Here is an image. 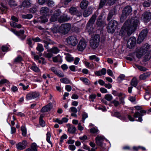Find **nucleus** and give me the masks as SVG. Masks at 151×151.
Returning a JSON list of instances; mask_svg holds the SVG:
<instances>
[{"label":"nucleus","instance_id":"obj_1","mask_svg":"<svg viewBox=\"0 0 151 151\" xmlns=\"http://www.w3.org/2000/svg\"><path fill=\"white\" fill-rule=\"evenodd\" d=\"M139 24V18L137 17L127 20L120 30L119 35L122 37L131 35L136 31Z\"/></svg>","mask_w":151,"mask_h":151},{"label":"nucleus","instance_id":"obj_2","mask_svg":"<svg viewBox=\"0 0 151 151\" xmlns=\"http://www.w3.org/2000/svg\"><path fill=\"white\" fill-rule=\"evenodd\" d=\"M118 24V22L112 19L109 22L107 29L108 32L109 33H114Z\"/></svg>","mask_w":151,"mask_h":151},{"label":"nucleus","instance_id":"obj_3","mask_svg":"<svg viewBox=\"0 0 151 151\" xmlns=\"http://www.w3.org/2000/svg\"><path fill=\"white\" fill-rule=\"evenodd\" d=\"M150 112H151V108L147 111L144 110H141L139 112L137 111L134 114L133 116L135 118H138L137 121L141 122L142 121V116L145 114L147 113L149 114Z\"/></svg>","mask_w":151,"mask_h":151},{"label":"nucleus","instance_id":"obj_4","mask_svg":"<svg viewBox=\"0 0 151 151\" xmlns=\"http://www.w3.org/2000/svg\"><path fill=\"white\" fill-rule=\"evenodd\" d=\"M132 11V8L130 6H125L123 10V12L120 18L121 22H123L124 19H126L127 16L131 14Z\"/></svg>","mask_w":151,"mask_h":151},{"label":"nucleus","instance_id":"obj_5","mask_svg":"<svg viewBox=\"0 0 151 151\" xmlns=\"http://www.w3.org/2000/svg\"><path fill=\"white\" fill-rule=\"evenodd\" d=\"M100 37L99 35H96L90 41L91 47L93 49H95L99 46Z\"/></svg>","mask_w":151,"mask_h":151},{"label":"nucleus","instance_id":"obj_6","mask_svg":"<svg viewBox=\"0 0 151 151\" xmlns=\"http://www.w3.org/2000/svg\"><path fill=\"white\" fill-rule=\"evenodd\" d=\"M66 42L68 45L74 47L78 43V40L76 36H70L66 39Z\"/></svg>","mask_w":151,"mask_h":151},{"label":"nucleus","instance_id":"obj_7","mask_svg":"<svg viewBox=\"0 0 151 151\" xmlns=\"http://www.w3.org/2000/svg\"><path fill=\"white\" fill-rule=\"evenodd\" d=\"M96 18V14H93L88 22L86 25V29L88 32L92 31L93 29V25L94 23Z\"/></svg>","mask_w":151,"mask_h":151},{"label":"nucleus","instance_id":"obj_8","mask_svg":"<svg viewBox=\"0 0 151 151\" xmlns=\"http://www.w3.org/2000/svg\"><path fill=\"white\" fill-rule=\"evenodd\" d=\"M71 28V25L70 24L66 23L62 24L60 26V33L66 34L68 33Z\"/></svg>","mask_w":151,"mask_h":151},{"label":"nucleus","instance_id":"obj_9","mask_svg":"<svg viewBox=\"0 0 151 151\" xmlns=\"http://www.w3.org/2000/svg\"><path fill=\"white\" fill-rule=\"evenodd\" d=\"M148 33L147 29H143L139 34L137 39V43L140 44L146 37Z\"/></svg>","mask_w":151,"mask_h":151},{"label":"nucleus","instance_id":"obj_10","mask_svg":"<svg viewBox=\"0 0 151 151\" xmlns=\"http://www.w3.org/2000/svg\"><path fill=\"white\" fill-rule=\"evenodd\" d=\"M151 19V13L150 12H145L142 15L141 19L145 22H149Z\"/></svg>","mask_w":151,"mask_h":151},{"label":"nucleus","instance_id":"obj_11","mask_svg":"<svg viewBox=\"0 0 151 151\" xmlns=\"http://www.w3.org/2000/svg\"><path fill=\"white\" fill-rule=\"evenodd\" d=\"M86 42L84 39H81L80 41L77 46V49L80 51H82L86 46Z\"/></svg>","mask_w":151,"mask_h":151},{"label":"nucleus","instance_id":"obj_12","mask_svg":"<svg viewBox=\"0 0 151 151\" xmlns=\"http://www.w3.org/2000/svg\"><path fill=\"white\" fill-rule=\"evenodd\" d=\"M136 39L134 37H131L128 41L127 43V47L131 49L133 47L136 43Z\"/></svg>","mask_w":151,"mask_h":151},{"label":"nucleus","instance_id":"obj_13","mask_svg":"<svg viewBox=\"0 0 151 151\" xmlns=\"http://www.w3.org/2000/svg\"><path fill=\"white\" fill-rule=\"evenodd\" d=\"M39 93L38 92H31L26 96V99L27 100H30L33 99L38 97L39 96Z\"/></svg>","mask_w":151,"mask_h":151},{"label":"nucleus","instance_id":"obj_14","mask_svg":"<svg viewBox=\"0 0 151 151\" xmlns=\"http://www.w3.org/2000/svg\"><path fill=\"white\" fill-rule=\"evenodd\" d=\"M55 75L60 77H63L64 76V74L61 71H58L57 68L55 67H52L49 69Z\"/></svg>","mask_w":151,"mask_h":151},{"label":"nucleus","instance_id":"obj_15","mask_svg":"<svg viewBox=\"0 0 151 151\" xmlns=\"http://www.w3.org/2000/svg\"><path fill=\"white\" fill-rule=\"evenodd\" d=\"M27 145V141L24 140L22 142H19L16 145L17 148L19 150H22L24 149L26 147Z\"/></svg>","mask_w":151,"mask_h":151},{"label":"nucleus","instance_id":"obj_16","mask_svg":"<svg viewBox=\"0 0 151 151\" xmlns=\"http://www.w3.org/2000/svg\"><path fill=\"white\" fill-rule=\"evenodd\" d=\"M52 103H50L45 106L43 107L41 110L42 112H45L49 111L52 108Z\"/></svg>","mask_w":151,"mask_h":151},{"label":"nucleus","instance_id":"obj_17","mask_svg":"<svg viewBox=\"0 0 151 151\" xmlns=\"http://www.w3.org/2000/svg\"><path fill=\"white\" fill-rule=\"evenodd\" d=\"M49 9L46 7H42L40 10V13L44 16H47L49 15Z\"/></svg>","mask_w":151,"mask_h":151},{"label":"nucleus","instance_id":"obj_18","mask_svg":"<svg viewBox=\"0 0 151 151\" xmlns=\"http://www.w3.org/2000/svg\"><path fill=\"white\" fill-rule=\"evenodd\" d=\"M104 138L102 136H97L96 138V144L100 146H102Z\"/></svg>","mask_w":151,"mask_h":151},{"label":"nucleus","instance_id":"obj_19","mask_svg":"<svg viewBox=\"0 0 151 151\" xmlns=\"http://www.w3.org/2000/svg\"><path fill=\"white\" fill-rule=\"evenodd\" d=\"M150 48V45L146 43L141 47L140 50L141 52L145 54L148 51Z\"/></svg>","mask_w":151,"mask_h":151},{"label":"nucleus","instance_id":"obj_20","mask_svg":"<svg viewBox=\"0 0 151 151\" xmlns=\"http://www.w3.org/2000/svg\"><path fill=\"white\" fill-rule=\"evenodd\" d=\"M70 19V17H68L67 15L64 14L61 16L59 18V21L61 23L66 22Z\"/></svg>","mask_w":151,"mask_h":151},{"label":"nucleus","instance_id":"obj_21","mask_svg":"<svg viewBox=\"0 0 151 151\" xmlns=\"http://www.w3.org/2000/svg\"><path fill=\"white\" fill-rule=\"evenodd\" d=\"M106 73V69L104 68L101 70L96 71L95 72V74L97 76H101L102 75H105Z\"/></svg>","mask_w":151,"mask_h":151},{"label":"nucleus","instance_id":"obj_22","mask_svg":"<svg viewBox=\"0 0 151 151\" xmlns=\"http://www.w3.org/2000/svg\"><path fill=\"white\" fill-rule=\"evenodd\" d=\"M77 109L74 107H71L69 111L72 113L71 115L72 116L77 117V115L76 113L77 112Z\"/></svg>","mask_w":151,"mask_h":151},{"label":"nucleus","instance_id":"obj_23","mask_svg":"<svg viewBox=\"0 0 151 151\" xmlns=\"http://www.w3.org/2000/svg\"><path fill=\"white\" fill-rule=\"evenodd\" d=\"M36 50L39 52V56H41L42 55V53L41 52H43L44 50L42 45L40 44H38L36 47Z\"/></svg>","mask_w":151,"mask_h":151},{"label":"nucleus","instance_id":"obj_24","mask_svg":"<svg viewBox=\"0 0 151 151\" xmlns=\"http://www.w3.org/2000/svg\"><path fill=\"white\" fill-rule=\"evenodd\" d=\"M31 1L29 0H25L22 4V6L24 7H29L31 5Z\"/></svg>","mask_w":151,"mask_h":151},{"label":"nucleus","instance_id":"obj_25","mask_svg":"<svg viewBox=\"0 0 151 151\" xmlns=\"http://www.w3.org/2000/svg\"><path fill=\"white\" fill-rule=\"evenodd\" d=\"M60 26L59 27L58 25H54L51 28L52 31L54 33L58 32L60 33Z\"/></svg>","mask_w":151,"mask_h":151},{"label":"nucleus","instance_id":"obj_26","mask_svg":"<svg viewBox=\"0 0 151 151\" xmlns=\"http://www.w3.org/2000/svg\"><path fill=\"white\" fill-rule=\"evenodd\" d=\"M92 13V9L91 8H88L87 10L84 11L83 16L85 17H87Z\"/></svg>","mask_w":151,"mask_h":151},{"label":"nucleus","instance_id":"obj_27","mask_svg":"<svg viewBox=\"0 0 151 151\" xmlns=\"http://www.w3.org/2000/svg\"><path fill=\"white\" fill-rule=\"evenodd\" d=\"M88 2L86 0H83L82 1L80 4V6L82 9L86 8L88 6Z\"/></svg>","mask_w":151,"mask_h":151},{"label":"nucleus","instance_id":"obj_28","mask_svg":"<svg viewBox=\"0 0 151 151\" xmlns=\"http://www.w3.org/2000/svg\"><path fill=\"white\" fill-rule=\"evenodd\" d=\"M77 9L76 7L72 6L69 9V13L71 15H75L77 12Z\"/></svg>","mask_w":151,"mask_h":151},{"label":"nucleus","instance_id":"obj_29","mask_svg":"<svg viewBox=\"0 0 151 151\" xmlns=\"http://www.w3.org/2000/svg\"><path fill=\"white\" fill-rule=\"evenodd\" d=\"M115 15V12L113 10L110 11L107 17V20L109 21L111 19L113 18L114 16Z\"/></svg>","mask_w":151,"mask_h":151},{"label":"nucleus","instance_id":"obj_30","mask_svg":"<svg viewBox=\"0 0 151 151\" xmlns=\"http://www.w3.org/2000/svg\"><path fill=\"white\" fill-rule=\"evenodd\" d=\"M142 4L144 7H147L151 6V0H145L144 1Z\"/></svg>","mask_w":151,"mask_h":151},{"label":"nucleus","instance_id":"obj_31","mask_svg":"<svg viewBox=\"0 0 151 151\" xmlns=\"http://www.w3.org/2000/svg\"><path fill=\"white\" fill-rule=\"evenodd\" d=\"M49 51H50L54 54H56L59 52L60 50L57 47H54L50 49Z\"/></svg>","mask_w":151,"mask_h":151},{"label":"nucleus","instance_id":"obj_32","mask_svg":"<svg viewBox=\"0 0 151 151\" xmlns=\"http://www.w3.org/2000/svg\"><path fill=\"white\" fill-rule=\"evenodd\" d=\"M96 24L99 26L104 27L105 25V23L104 21L99 19L97 20Z\"/></svg>","mask_w":151,"mask_h":151},{"label":"nucleus","instance_id":"obj_33","mask_svg":"<svg viewBox=\"0 0 151 151\" xmlns=\"http://www.w3.org/2000/svg\"><path fill=\"white\" fill-rule=\"evenodd\" d=\"M89 58L90 60H95L97 62H99L100 60L99 58V57H97L95 55L90 56L89 57Z\"/></svg>","mask_w":151,"mask_h":151},{"label":"nucleus","instance_id":"obj_34","mask_svg":"<svg viewBox=\"0 0 151 151\" xmlns=\"http://www.w3.org/2000/svg\"><path fill=\"white\" fill-rule=\"evenodd\" d=\"M138 82L137 79L135 78H133L131 81V85L136 87L137 85Z\"/></svg>","mask_w":151,"mask_h":151},{"label":"nucleus","instance_id":"obj_35","mask_svg":"<svg viewBox=\"0 0 151 151\" xmlns=\"http://www.w3.org/2000/svg\"><path fill=\"white\" fill-rule=\"evenodd\" d=\"M149 75L150 74L148 73H145L139 76V78L141 80H145L148 77Z\"/></svg>","mask_w":151,"mask_h":151},{"label":"nucleus","instance_id":"obj_36","mask_svg":"<svg viewBox=\"0 0 151 151\" xmlns=\"http://www.w3.org/2000/svg\"><path fill=\"white\" fill-rule=\"evenodd\" d=\"M80 80L86 85H88L90 83L89 80L86 78L81 77L80 78Z\"/></svg>","mask_w":151,"mask_h":151},{"label":"nucleus","instance_id":"obj_37","mask_svg":"<svg viewBox=\"0 0 151 151\" xmlns=\"http://www.w3.org/2000/svg\"><path fill=\"white\" fill-rule=\"evenodd\" d=\"M65 59L67 61L69 62H71L73 61L74 59L72 56L69 54H68L65 57Z\"/></svg>","mask_w":151,"mask_h":151},{"label":"nucleus","instance_id":"obj_38","mask_svg":"<svg viewBox=\"0 0 151 151\" xmlns=\"http://www.w3.org/2000/svg\"><path fill=\"white\" fill-rule=\"evenodd\" d=\"M47 138L46 140L47 141L50 143L51 145V147L52 146V143L50 141V138L51 136L50 133V132H48L46 134Z\"/></svg>","mask_w":151,"mask_h":151},{"label":"nucleus","instance_id":"obj_39","mask_svg":"<svg viewBox=\"0 0 151 151\" xmlns=\"http://www.w3.org/2000/svg\"><path fill=\"white\" fill-rule=\"evenodd\" d=\"M68 131L71 133H73L76 131V128L74 126H70L68 128Z\"/></svg>","mask_w":151,"mask_h":151},{"label":"nucleus","instance_id":"obj_40","mask_svg":"<svg viewBox=\"0 0 151 151\" xmlns=\"http://www.w3.org/2000/svg\"><path fill=\"white\" fill-rule=\"evenodd\" d=\"M85 64L86 66L88 68H91L94 66V65L93 63H91L89 62L85 61Z\"/></svg>","mask_w":151,"mask_h":151},{"label":"nucleus","instance_id":"obj_41","mask_svg":"<svg viewBox=\"0 0 151 151\" xmlns=\"http://www.w3.org/2000/svg\"><path fill=\"white\" fill-rule=\"evenodd\" d=\"M31 69L33 71L36 72H38L40 71V69L35 64H34L32 66Z\"/></svg>","mask_w":151,"mask_h":151},{"label":"nucleus","instance_id":"obj_42","mask_svg":"<svg viewBox=\"0 0 151 151\" xmlns=\"http://www.w3.org/2000/svg\"><path fill=\"white\" fill-rule=\"evenodd\" d=\"M107 0H101L99 5V7L100 9L102 8L104 5L105 3L107 4Z\"/></svg>","mask_w":151,"mask_h":151},{"label":"nucleus","instance_id":"obj_43","mask_svg":"<svg viewBox=\"0 0 151 151\" xmlns=\"http://www.w3.org/2000/svg\"><path fill=\"white\" fill-rule=\"evenodd\" d=\"M33 16L31 14H28L26 15H22V17L23 19H30L32 18Z\"/></svg>","mask_w":151,"mask_h":151},{"label":"nucleus","instance_id":"obj_44","mask_svg":"<svg viewBox=\"0 0 151 151\" xmlns=\"http://www.w3.org/2000/svg\"><path fill=\"white\" fill-rule=\"evenodd\" d=\"M8 3L10 6H15L17 5L14 0H9Z\"/></svg>","mask_w":151,"mask_h":151},{"label":"nucleus","instance_id":"obj_45","mask_svg":"<svg viewBox=\"0 0 151 151\" xmlns=\"http://www.w3.org/2000/svg\"><path fill=\"white\" fill-rule=\"evenodd\" d=\"M21 130L22 132V135L26 136L27 134V131L25 128L24 126H22L21 127Z\"/></svg>","mask_w":151,"mask_h":151},{"label":"nucleus","instance_id":"obj_46","mask_svg":"<svg viewBox=\"0 0 151 151\" xmlns=\"http://www.w3.org/2000/svg\"><path fill=\"white\" fill-rule=\"evenodd\" d=\"M105 99L108 101H110L112 100L113 97L111 94H106L104 97Z\"/></svg>","mask_w":151,"mask_h":151},{"label":"nucleus","instance_id":"obj_47","mask_svg":"<svg viewBox=\"0 0 151 151\" xmlns=\"http://www.w3.org/2000/svg\"><path fill=\"white\" fill-rule=\"evenodd\" d=\"M22 60V58L20 55L18 56L14 60V62L15 63H19Z\"/></svg>","mask_w":151,"mask_h":151},{"label":"nucleus","instance_id":"obj_48","mask_svg":"<svg viewBox=\"0 0 151 151\" xmlns=\"http://www.w3.org/2000/svg\"><path fill=\"white\" fill-rule=\"evenodd\" d=\"M60 81L61 82L66 84L69 83H70V81L66 78H61Z\"/></svg>","mask_w":151,"mask_h":151},{"label":"nucleus","instance_id":"obj_49","mask_svg":"<svg viewBox=\"0 0 151 151\" xmlns=\"http://www.w3.org/2000/svg\"><path fill=\"white\" fill-rule=\"evenodd\" d=\"M42 116H40V125L42 127H44L45 126V123L44 121L42 119Z\"/></svg>","mask_w":151,"mask_h":151},{"label":"nucleus","instance_id":"obj_50","mask_svg":"<svg viewBox=\"0 0 151 151\" xmlns=\"http://www.w3.org/2000/svg\"><path fill=\"white\" fill-rule=\"evenodd\" d=\"M117 0H107V5L109 6L113 5L114 4Z\"/></svg>","mask_w":151,"mask_h":151},{"label":"nucleus","instance_id":"obj_51","mask_svg":"<svg viewBox=\"0 0 151 151\" xmlns=\"http://www.w3.org/2000/svg\"><path fill=\"white\" fill-rule=\"evenodd\" d=\"M117 0H107V5L109 6L113 5L114 4Z\"/></svg>","mask_w":151,"mask_h":151},{"label":"nucleus","instance_id":"obj_52","mask_svg":"<svg viewBox=\"0 0 151 151\" xmlns=\"http://www.w3.org/2000/svg\"><path fill=\"white\" fill-rule=\"evenodd\" d=\"M43 42L44 43V47L47 50H49L50 48L49 45L50 44L48 43V41L45 40H44L43 41ZM47 51H48V50H47Z\"/></svg>","mask_w":151,"mask_h":151},{"label":"nucleus","instance_id":"obj_53","mask_svg":"<svg viewBox=\"0 0 151 151\" xmlns=\"http://www.w3.org/2000/svg\"><path fill=\"white\" fill-rule=\"evenodd\" d=\"M144 54H145L144 53L141 52V51L139 49V51L137 52L136 56L138 58H141L143 55Z\"/></svg>","mask_w":151,"mask_h":151},{"label":"nucleus","instance_id":"obj_54","mask_svg":"<svg viewBox=\"0 0 151 151\" xmlns=\"http://www.w3.org/2000/svg\"><path fill=\"white\" fill-rule=\"evenodd\" d=\"M9 49L8 47L5 45L2 46L1 47V50L3 52H6L9 51Z\"/></svg>","mask_w":151,"mask_h":151},{"label":"nucleus","instance_id":"obj_55","mask_svg":"<svg viewBox=\"0 0 151 151\" xmlns=\"http://www.w3.org/2000/svg\"><path fill=\"white\" fill-rule=\"evenodd\" d=\"M37 146L35 143H33L31 145V149L33 151H37Z\"/></svg>","mask_w":151,"mask_h":151},{"label":"nucleus","instance_id":"obj_56","mask_svg":"<svg viewBox=\"0 0 151 151\" xmlns=\"http://www.w3.org/2000/svg\"><path fill=\"white\" fill-rule=\"evenodd\" d=\"M88 117L87 113L85 112H83L82 114V121L83 123H84L85 119Z\"/></svg>","mask_w":151,"mask_h":151},{"label":"nucleus","instance_id":"obj_57","mask_svg":"<svg viewBox=\"0 0 151 151\" xmlns=\"http://www.w3.org/2000/svg\"><path fill=\"white\" fill-rule=\"evenodd\" d=\"M136 67L140 70L142 71H145L147 70V69L139 65H136Z\"/></svg>","mask_w":151,"mask_h":151},{"label":"nucleus","instance_id":"obj_58","mask_svg":"<svg viewBox=\"0 0 151 151\" xmlns=\"http://www.w3.org/2000/svg\"><path fill=\"white\" fill-rule=\"evenodd\" d=\"M96 96L95 94H91L89 96V99L90 101H93L94 99L96 98Z\"/></svg>","mask_w":151,"mask_h":151},{"label":"nucleus","instance_id":"obj_59","mask_svg":"<svg viewBox=\"0 0 151 151\" xmlns=\"http://www.w3.org/2000/svg\"><path fill=\"white\" fill-rule=\"evenodd\" d=\"M40 18L41 19V22L42 23H45L48 21V19L46 17L42 16Z\"/></svg>","mask_w":151,"mask_h":151},{"label":"nucleus","instance_id":"obj_60","mask_svg":"<svg viewBox=\"0 0 151 151\" xmlns=\"http://www.w3.org/2000/svg\"><path fill=\"white\" fill-rule=\"evenodd\" d=\"M58 17L54 14L51 17L50 20L51 22H54L57 21Z\"/></svg>","mask_w":151,"mask_h":151},{"label":"nucleus","instance_id":"obj_61","mask_svg":"<svg viewBox=\"0 0 151 151\" xmlns=\"http://www.w3.org/2000/svg\"><path fill=\"white\" fill-rule=\"evenodd\" d=\"M98 131V130L96 127L90 129V132L92 133H96Z\"/></svg>","mask_w":151,"mask_h":151},{"label":"nucleus","instance_id":"obj_62","mask_svg":"<svg viewBox=\"0 0 151 151\" xmlns=\"http://www.w3.org/2000/svg\"><path fill=\"white\" fill-rule=\"evenodd\" d=\"M11 31L14 33L19 37L22 35L20 34L18 31L14 29H12Z\"/></svg>","mask_w":151,"mask_h":151},{"label":"nucleus","instance_id":"obj_63","mask_svg":"<svg viewBox=\"0 0 151 151\" xmlns=\"http://www.w3.org/2000/svg\"><path fill=\"white\" fill-rule=\"evenodd\" d=\"M111 103L114 104V105L115 107H117L120 104L119 102L116 100H114L112 101Z\"/></svg>","mask_w":151,"mask_h":151},{"label":"nucleus","instance_id":"obj_64","mask_svg":"<svg viewBox=\"0 0 151 151\" xmlns=\"http://www.w3.org/2000/svg\"><path fill=\"white\" fill-rule=\"evenodd\" d=\"M47 4L49 6H54V3L52 1L48 0L47 1Z\"/></svg>","mask_w":151,"mask_h":151}]
</instances>
